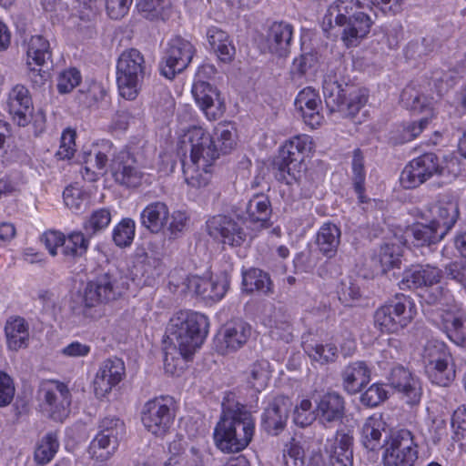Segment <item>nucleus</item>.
<instances>
[{"instance_id":"f257e3e1","label":"nucleus","mask_w":466,"mask_h":466,"mask_svg":"<svg viewBox=\"0 0 466 466\" xmlns=\"http://www.w3.org/2000/svg\"><path fill=\"white\" fill-rule=\"evenodd\" d=\"M255 431L252 414L244 407L223 409L213 433L216 446L223 452H238L251 441Z\"/></svg>"},{"instance_id":"f3484780","label":"nucleus","mask_w":466,"mask_h":466,"mask_svg":"<svg viewBox=\"0 0 466 466\" xmlns=\"http://www.w3.org/2000/svg\"><path fill=\"white\" fill-rule=\"evenodd\" d=\"M419 212L422 219L432 223L445 236L460 217L459 205L453 199H440Z\"/></svg>"},{"instance_id":"a19ab883","label":"nucleus","mask_w":466,"mask_h":466,"mask_svg":"<svg viewBox=\"0 0 466 466\" xmlns=\"http://www.w3.org/2000/svg\"><path fill=\"white\" fill-rule=\"evenodd\" d=\"M26 43L27 65L32 63L38 66H44L51 59L52 52L49 41L41 35H32Z\"/></svg>"},{"instance_id":"c03bdc74","label":"nucleus","mask_w":466,"mask_h":466,"mask_svg":"<svg viewBox=\"0 0 466 466\" xmlns=\"http://www.w3.org/2000/svg\"><path fill=\"white\" fill-rule=\"evenodd\" d=\"M89 247V237H86L81 231H74L65 236V241L61 253L66 259L75 260L84 256Z\"/></svg>"},{"instance_id":"13d9d810","label":"nucleus","mask_w":466,"mask_h":466,"mask_svg":"<svg viewBox=\"0 0 466 466\" xmlns=\"http://www.w3.org/2000/svg\"><path fill=\"white\" fill-rule=\"evenodd\" d=\"M307 352L313 360L320 364L334 362L338 358V349L332 343L309 345Z\"/></svg>"},{"instance_id":"aec40b11","label":"nucleus","mask_w":466,"mask_h":466,"mask_svg":"<svg viewBox=\"0 0 466 466\" xmlns=\"http://www.w3.org/2000/svg\"><path fill=\"white\" fill-rule=\"evenodd\" d=\"M192 95L208 120H216L224 114L226 105L216 86L205 81H196L192 86Z\"/></svg>"},{"instance_id":"72a5a7b5","label":"nucleus","mask_w":466,"mask_h":466,"mask_svg":"<svg viewBox=\"0 0 466 466\" xmlns=\"http://www.w3.org/2000/svg\"><path fill=\"white\" fill-rule=\"evenodd\" d=\"M169 219V208L165 202L154 201L147 205L140 213V223L154 234L161 232Z\"/></svg>"},{"instance_id":"5701e85b","label":"nucleus","mask_w":466,"mask_h":466,"mask_svg":"<svg viewBox=\"0 0 466 466\" xmlns=\"http://www.w3.org/2000/svg\"><path fill=\"white\" fill-rule=\"evenodd\" d=\"M315 411L318 421L326 428L341 422L346 414L345 399L336 391L326 392L317 401Z\"/></svg>"},{"instance_id":"39448f33","label":"nucleus","mask_w":466,"mask_h":466,"mask_svg":"<svg viewBox=\"0 0 466 466\" xmlns=\"http://www.w3.org/2000/svg\"><path fill=\"white\" fill-rule=\"evenodd\" d=\"M147 73L148 68L140 51L135 48L124 51L116 64V83L120 96L127 100L136 99Z\"/></svg>"},{"instance_id":"ddd939ff","label":"nucleus","mask_w":466,"mask_h":466,"mask_svg":"<svg viewBox=\"0 0 466 466\" xmlns=\"http://www.w3.org/2000/svg\"><path fill=\"white\" fill-rule=\"evenodd\" d=\"M441 161L434 153H425L411 160L402 170L400 184L405 188H414L435 175H441Z\"/></svg>"},{"instance_id":"5fc2aeb1","label":"nucleus","mask_w":466,"mask_h":466,"mask_svg":"<svg viewBox=\"0 0 466 466\" xmlns=\"http://www.w3.org/2000/svg\"><path fill=\"white\" fill-rule=\"evenodd\" d=\"M215 136L218 143V152H229L236 146V130L231 123H218L215 127Z\"/></svg>"},{"instance_id":"774afa93","label":"nucleus","mask_w":466,"mask_h":466,"mask_svg":"<svg viewBox=\"0 0 466 466\" xmlns=\"http://www.w3.org/2000/svg\"><path fill=\"white\" fill-rule=\"evenodd\" d=\"M387 399V391L380 384H372L360 396V402L367 407H376Z\"/></svg>"},{"instance_id":"79ce46f5","label":"nucleus","mask_w":466,"mask_h":466,"mask_svg":"<svg viewBox=\"0 0 466 466\" xmlns=\"http://www.w3.org/2000/svg\"><path fill=\"white\" fill-rule=\"evenodd\" d=\"M170 0H137L138 13L150 21H166L171 15Z\"/></svg>"},{"instance_id":"4d7b16f0","label":"nucleus","mask_w":466,"mask_h":466,"mask_svg":"<svg viewBox=\"0 0 466 466\" xmlns=\"http://www.w3.org/2000/svg\"><path fill=\"white\" fill-rule=\"evenodd\" d=\"M111 221V213L106 208L95 210L89 218L84 223V229L88 237H92L97 232L105 229Z\"/></svg>"},{"instance_id":"393cba45","label":"nucleus","mask_w":466,"mask_h":466,"mask_svg":"<svg viewBox=\"0 0 466 466\" xmlns=\"http://www.w3.org/2000/svg\"><path fill=\"white\" fill-rule=\"evenodd\" d=\"M389 381L408 404L416 405L420 402L422 394L420 381L410 370L402 366L393 368Z\"/></svg>"},{"instance_id":"0eeeda50","label":"nucleus","mask_w":466,"mask_h":466,"mask_svg":"<svg viewBox=\"0 0 466 466\" xmlns=\"http://www.w3.org/2000/svg\"><path fill=\"white\" fill-rule=\"evenodd\" d=\"M415 313L410 298L397 294L394 299L376 309L374 325L381 332L396 333L411 322Z\"/></svg>"},{"instance_id":"e433bc0d","label":"nucleus","mask_w":466,"mask_h":466,"mask_svg":"<svg viewBox=\"0 0 466 466\" xmlns=\"http://www.w3.org/2000/svg\"><path fill=\"white\" fill-rule=\"evenodd\" d=\"M340 237V228L334 223L326 222L318 230L315 243L324 257L331 258L337 254Z\"/></svg>"},{"instance_id":"4468645a","label":"nucleus","mask_w":466,"mask_h":466,"mask_svg":"<svg viewBox=\"0 0 466 466\" xmlns=\"http://www.w3.org/2000/svg\"><path fill=\"white\" fill-rule=\"evenodd\" d=\"M194 46L181 36H175L167 43L165 56L160 65L161 74L172 79L177 73L185 70L195 54Z\"/></svg>"},{"instance_id":"2eb2a0df","label":"nucleus","mask_w":466,"mask_h":466,"mask_svg":"<svg viewBox=\"0 0 466 466\" xmlns=\"http://www.w3.org/2000/svg\"><path fill=\"white\" fill-rule=\"evenodd\" d=\"M39 398L53 420L62 421L67 416L71 394L65 383L57 380L43 381L39 389Z\"/></svg>"},{"instance_id":"9d476101","label":"nucleus","mask_w":466,"mask_h":466,"mask_svg":"<svg viewBox=\"0 0 466 466\" xmlns=\"http://www.w3.org/2000/svg\"><path fill=\"white\" fill-rule=\"evenodd\" d=\"M124 422L116 416H106L98 424V432L91 441L89 453L99 461H106L116 452L119 438L125 433Z\"/></svg>"},{"instance_id":"6ab92c4d","label":"nucleus","mask_w":466,"mask_h":466,"mask_svg":"<svg viewBox=\"0 0 466 466\" xmlns=\"http://www.w3.org/2000/svg\"><path fill=\"white\" fill-rule=\"evenodd\" d=\"M209 236L232 247L241 246L247 238L243 228L232 218L225 215L214 216L207 221Z\"/></svg>"},{"instance_id":"f8f14e48","label":"nucleus","mask_w":466,"mask_h":466,"mask_svg":"<svg viewBox=\"0 0 466 466\" xmlns=\"http://www.w3.org/2000/svg\"><path fill=\"white\" fill-rule=\"evenodd\" d=\"M426 372L432 383L447 386L454 378V370L450 367L451 355L446 345L439 340H429L422 353Z\"/></svg>"},{"instance_id":"f704fd0d","label":"nucleus","mask_w":466,"mask_h":466,"mask_svg":"<svg viewBox=\"0 0 466 466\" xmlns=\"http://www.w3.org/2000/svg\"><path fill=\"white\" fill-rule=\"evenodd\" d=\"M272 213L271 203L264 194L254 195L246 206V219L256 226L257 228H266L270 226L269 219Z\"/></svg>"},{"instance_id":"a211bd4d","label":"nucleus","mask_w":466,"mask_h":466,"mask_svg":"<svg viewBox=\"0 0 466 466\" xmlns=\"http://www.w3.org/2000/svg\"><path fill=\"white\" fill-rule=\"evenodd\" d=\"M168 458L163 466H208V458L196 446L187 448V443L182 436H177L167 447Z\"/></svg>"},{"instance_id":"b1692460","label":"nucleus","mask_w":466,"mask_h":466,"mask_svg":"<svg viewBox=\"0 0 466 466\" xmlns=\"http://www.w3.org/2000/svg\"><path fill=\"white\" fill-rule=\"evenodd\" d=\"M125 364L118 358L104 360L94 379V389L96 396L104 397L117 385L125 376Z\"/></svg>"},{"instance_id":"ea45409f","label":"nucleus","mask_w":466,"mask_h":466,"mask_svg":"<svg viewBox=\"0 0 466 466\" xmlns=\"http://www.w3.org/2000/svg\"><path fill=\"white\" fill-rule=\"evenodd\" d=\"M242 286L245 291H258L263 295L273 294L274 288L269 275L258 268H250L242 274Z\"/></svg>"},{"instance_id":"1a4fd4ad","label":"nucleus","mask_w":466,"mask_h":466,"mask_svg":"<svg viewBox=\"0 0 466 466\" xmlns=\"http://www.w3.org/2000/svg\"><path fill=\"white\" fill-rule=\"evenodd\" d=\"M175 419L174 400L160 396L147 400L141 412V420L147 431L157 437L166 436Z\"/></svg>"},{"instance_id":"c9c22d12","label":"nucleus","mask_w":466,"mask_h":466,"mask_svg":"<svg viewBox=\"0 0 466 466\" xmlns=\"http://www.w3.org/2000/svg\"><path fill=\"white\" fill-rule=\"evenodd\" d=\"M208 42L211 50L223 63H230L236 54L235 46L228 34L217 26H211L207 31Z\"/></svg>"},{"instance_id":"a878e982","label":"nucleus","mask_w":466,"mask_h":466,"mask_svg":"<svg viewBox=\"0 0 466 466\" xmlns=\"http://www.w3.org/2000/svg\"><path fill=\"white\" fill-rule=\"evenodd\" d=\"M292 404L289 398L278 396L265 408L262 414V427L274 436L279 435L286 427Z\"/></svg>"},{"instance_id":"412c9836","label":"nucleus","mask_w":466,"mask_h":466,"mask_svg":"<svg viewBox=\"0 0 466 466\" xmlns=\"http://www.w3.org/2000/svg\"><path fill=\"white\" fill-rule=\"evenodd\" d=\"M111 172L115 181L127 187H137L142 184L144 173L129 151L122 150L112 160Z\"/></svg>"},{"instance_id":"cd10ccee","label":"nucleus","mask_w":466,"mask_h":466,"mask_svg":"<svg viewBox=\"0 0 466 466\" xmlns=\"http://www.w3.org/2000/svg\"><path fill=\"white\" fill-rule=\"evenodd\" d=\"M8 110L19 127L27 126L33 118V101L28 89L16 85L9 93Z\"/></svg>"},{"instance_id":"603ef678","label":"nucleus","mask_w":466,"mask_h":466,"mask_svg":"<svg viewBox=\"0 0 466 466\" xmlns=\"http://www.w3.org/2000/svg\"><path fill=\"white\" fill-rule=\"evenodd\" d=\"M444 327L449 339L456 345L466 347V317L452 316L446 319Z\"/></svg>"},{"instance_id":"f03ea898","label":"nucleus","mask_w":466,"mask_h":466,"mask_svg":"<svg viewBox=\"0 0 466 466\" xmlns=\"http://www.w3.org/2000/svg\"><path fill=\"white\" fill-rule=\"evenodd\" d=\"M360 0H336L328 8L324 22L342 28L341 40L347 47L356 46L370 30L373 21L360 9Z\"/></svg>"},{"instance_id":"3c124183","label":"nucleus","mask_w":466,"mask_h":466,"mask_svg":"<svg viewBox=\"0 0 466 466\" xmlns=\"http://www.w3.org/2000/svg\"><path fill=\"white\" fill-rule=\"evenodd\" d=\"M400 247L397 244H384L380 247L377 255L381 271L386 273L388 270L400 268Z\"/></svg>"},{"instance_id":"e2e57ef3","label":"nucleus","mask_w":466,"mask_h":466,"mask_svg":"<svg viewBox=\"0 0 466 466\" xmlns=\"http://www.w3.org/2000/svg\"><path fill=\"white\" fill-rule=\"evenodd\" d=\"M315 420H318L317 412L312 410V403L309 400L304 399L296 406L293 414V420L296 425L302 428L309 426Z\"/></svg>"},{"instance_id":"423d86ee","label":"nucleus","mask_w":466,"mask_h":466,"mask_svg":"<svg viewBox=\"0 0 466 466\" xmlns=\"http://www.w3.org/2000/svg\"><path fill=\"white\" fill-rule=\"evenodd\" d=\"M311 149L312 140L307 135L296 136L287 142L274 162L277 179L286 184L298 181L301 177L304 158Z\"/></svg>"},{"instance_id":"09e8293b","label":"nucleus","mask_w":466,"mask_h":466,"mask_svg":"<svg viewBox=\"0 0 466 466\" xmlns=\"http://www.w3.org/2000/svg\"><path fill=\"white\" fill-rule=\"evenodd\" d=\"M410 232L413 237V244L416 246L436 244L445 237V235L431 222L428 224H417L411 228Z\"/></svg>"},{"instance_id":"20e7f679","label":"nucleus","mask_w":466,"mask_h":466,"mask_svg":"<svg viewBox=\"0 0 466 466\" xmlns=\"http://www.w3.org/2000/svg\"><path fill=\"white\" fill-rule=\"evenodd\" d=\"M322 88L327 107L343 117L354 116L367 103L364 94L355 90L333 71L324 76Z\"/></svg>"},{"instance_id":"6e6d98bb","label":"nucleus","mask_w":466,"mask_h":466,"mask_svg":"<svg viewBox=\"0 0 466 466\" xmlns=\"http://www.w3.org/2000/svg\"><path fill=\"white\" fill-rule=\"evenodd\" d=\"M135 221L123 218L113 230V240L120 248L130 246L135 237Z\"/></svg>"},{"instance_id":"37998d69","label":"nucleus","mask_w":466,"mask_h":466,"mask_svg":"<svg viewBox=\"0 0 466 466\" xmlns=\"http://www.w3.org/2000/svg\"><path fill=\"white\" fill-rule=\"evenodd\" d=\"M269 363L265 360H256L244 371L248 387L256 391L264 390L269 380Z\"/></svg>"},{"instance_id":"680f3d73","label":"nucleus","mask_w":466,"mask_h":466,"mask_svg":"<svg viewBox=\"0 0 466 466\" xmlns=\"http://www.w3.org/2000/svg\"><path fill=\"white\" fill-rule=\"evenodd\" d=\"M170 221L166 228L168 232L169 239H177L180 238L187 229L189 217L181 210H175L169 213Z\"/></svg>"},{"instance_id":"864d4df0","label":"nucleus","mask_w":466,"mask_h":466,"mask_svg":"<svg viewBox=\"0 0 466 466\" xmlns=\"http://www.w3.org/2000/svg\"><path fill=\"white\" fill-rule=\"evenodd\" d=\"M352 173H353V185L355 191L359 195V198L361 202L363 200V193H364V183H365V167H364V157L360 149L357 148L353 151L352 157Z\"/></svg>"},{"instance_id":"0e129e2a","label":"nucleus","mask_w":466,"mask_h":466,"mask_svg":"<svg viewBox=\"0 0 466 466\" xmlns=\"http://www.w3.org/2000/svg\"><path fill=\"white\" fill-rule=\"evenodd\" d=\"M64 202L74 212L81 211L86 203V195L78 187L69 186L63 192Z\"/></svg>"},{"instance_id":"7ed1b4c3","label":"nucleus","mask_w":466,"mask_h":466,"mask_svg":"<svg viewBox=\"0 0 466 466\" xmlns=\"http://www.w3.org/2000/svg\"><path fill=\"white\" fill-rule=\"evenodd\" d=\"M208 318L198 312L181 311L170 319L168 339L179 356L191 358L208 332Z\"/></svg>"},{"instance_id":"a18cd8bd","label":"nucleus","mask_w":466,"mask_h":466,"mask_svg":"<svg viewBox=\"0 0 466 466\" xmlns=\"http://www.w3.org/2000/svg\"><path fill=\"white\" fill-rule=\"evenodd\" d=\"M210 166H202L196 163H184L183 173L187 184L194 188H205L211 183Z\"/></svg>"},{"instance_id":"473e14b6","label":"nucleus","mask_w":466,"mask_h":466,"mask_svg":"<svg viewBox=\"0 0 466 466\" xmlns=\"http://www.w3.org/2000/svg\"><path fill=\"white\" fill-rule=\"evenodd\" d=\"M342 388L350 394L359 393L370 380V370L364 361H355L344 368L341 372Z\"/></svg>"},{"instance_id":"338daca9","label":"nucleus","mask_w":466,"mask_h":466,"mask_svg":"<svg viewBox=\"0 0 466 466\" xmlns=\"http://www.w3.org/2000/svg\"><path fill=\"white\" fill-rule=\"evenodd\" d=\"M337 292L345 306H352L361 296L360 287L350 279L341 281Z\"/></svg>"},{"instance_id":"bf43d9fd","label":"nucleus","mask_w":466,"mask_h":466,"mask_svg":"<svg viewBox=\"0 0 466 466\" xmlns=\"http://www.w3.org/2000/svg\"><path fill=\"white\" fill-rule=\"evenodd\" d=\"M433 50V38L426 36L409 42L405 49V54L409 58L417 59L430 55Z\"/></svg>"},{"instance_id":"c756f323","label":"nucleus","mask_w":466,"mask_h":466,"mask_svg":"<svg viewBox=\"0 0 466 466\" xmlns=\"http://www.w3.org/2000/svg\"><path fill=\"white\" fill-rule=\"evenodd\" d=\"M293 26L287 22H274L268 28L266 37L270 54L278 57H287L290 53Z\"/></svg>"},{"instance_id":"4be33fe9","label":"nucleus","mask_w":466,"mask_h":466,"mask_svg":"<svg viewBox=\"0 0 466 466\" xmlns=\"http://www.w3.org/2000/svg\"><path fill=\"white\" fill-rule=\"evenodd\" d=\"M251 334L250 326L244 321L226 324L217 336V350L226 355L243 347Z\"/></svg>"},{"instance_id":"7c9ffc66","label":"nucleus","mask_w":466,"mask_h":466,"mask_svg":"<svg viewBox=\"0 0 466 466\" xmlns=\"http://www.w3.org/2000/svg\"><path fill=\"white\" fill-rule=\"evenodd\" d=\"M387 424L382 415L374 413L368 417L360 428V441L368 451H379L387 444V436L383 438Z\"/></svg>"},{"instance_id":"de8ad7c7","label":"nucleus","mask_w":466,"mask_h":466,"mask_svg":"<svg viewBox=\"0 0 466 466\" xmlns=\"http://www.w3.org/2000/svg\"><path fill=\"white\" fill-rule=\"evenodd\" d=\"M58 448L57 433L55 431L46 433L37 443L35 451V461L42 465L48 463L57 452Z\"/></svg>"},{"instance_id":"6e6552de","label":"nucleus","mask_w":466,"mask_h":466,"mask_svg":"<svg viewBox=\"0 0 466 466\" xmlns=\"http://www.w3.org/2000/svg\"><path fill=\"white\" fill-rule=\"evenodd\" d=\"M127 289L123 279L117 274L106 272L98 275L89 281L84 290L83 304L84 314L88 315L87 310L102 304H107L122 297Z\"/></svg>"},{"instance_id":"2f4dec72","label":"nucleus","mask_w":466,"mask_h":466,"mask_svg":"<svg viewBox=\"0 0 466 466\" xmlns=\"http://www.w3.org/2000/svg\"><path fill=\"white\" fill-rule=\"evenodd\" d=\"M295 106L300 112L304 122L311 127L320 125L322 116L319 114L321 100L312 87L302 89L295 99Z\"/></svg>"},{"instance_id":"49530a36","label":"nucleus","mask_w":466,"mask_h":466,"mask_svg":"<svg viewBox=\"0 0 466 466\" xmlns=\"http://www.w3.org/2000/svg\"><path fill=\"white\" fill-rule=\"evenodd\" d=\"M107 156L100 151L87 152L83 155V167L81 174L85 180L96 181L97 178L96 170L102 171L107 163Z\"/></svg>"},{"instance_id":"58836bf2","label":"nucleus","mask_w":466,"mask_h":466,"mask_svg":"<svg viewBox=\"0 0 466 466\" xmlns=\"http://www.w3.org/2000/svg\"><path fill=\"white\" fill-rule=\"evenodd\" d=\"M7 347L17 350L27 345L29 339L28 325L21 317L11 318L5 327Z\"/></svg>"},{"instance_id":"dca6fc26","label":"nucleus","mask_w":466,"mask_h":466,"mask_svg":"<svg viewBox=\"0 0 466 466\" xmlns=\"http://www.w3.org/2000/svg\"><path fill=\"white\" fill-rule=\"evenodd\" d=\"M184 143H188L190 162L211 166L219 156L218 145L202 127L193 126L184 135Z\"/></svg>"},{"instance_id":"052dcab7","label":"nucleus","mask_w":466,"mask_h":466,"mask_svg":"<svg viewBox=\"0 0 466 466\" xmlns=\"http://www.w3.org/2000/svg\"><path fill=\"white\" fill-rule=\"evenodd\" d=\"M455 72L452 70L435 69L430 77V86H433L438 96L447 91L454 85Z\"/></svg>"},{"instance_id":"9b49d317","label":"nucleus","mask_w":466,"mask_h":466,"mask_svg":"<svg viewBox=\"0 0 466 466\" xmlns=\"http://www.w3.org/2000/svg\"><path fill=\"white\" fill-rule=\"evenodd\" d=\"M417 459L416 436L407 429L392 431L386 444L384 466H413Z\"/></svg>"},{"instance_id":"8fccbe9b","label":"nucleus","mask_w":466,"mask_h":466,"mask_svg":"<svg viewBox=\"0 0 466 466\" xmlns=\"http://www.w3.org/2000/svg\"><path fill=\"white\" fill-rule=\"evenodd\" d=\"M400 100L403 106L413 112H431V101L427 96L420 94L414 87L407 86L400 95Z\"/></svg>"},{"instance_id":"c85d7f7f","label":"nucleus","mask_w":466,"mask_h":466,"mask_svg":"<svg viewBox=\"0 0 466 466\" xmlns=\"http://www.w3.org/2000/svg\"><path fill=\"white\" fill-rule=\"evenodd\" d=\"M442 271L431 265H416L403 272L402 279L399 283L400 289H415L419 288H429L440 282Z\"/></svg>"},{"instance_id":"4c0bfd02","label":"nucleus","mask_w":466,"mask_h":466,"mask_svg":"<svg viewBox=\"0 0 466 466\" xmlns=\"http://www.w3.org/2000/svg\"><path fill=\"white\" fill-rule=\"evenodd\" d=\"M352 435L344 431H338L329 451L331 466H352Z\"/></svg>"},{"instance_id":"bb28decb","label":"nucleus","mask_w":466,"mask_h":466,"mask_svg":"<svg viewBox=\"0 0 466 466\" xmlns=\"http://www.w3.org/2000/svg\"><path fill=\"white\" fill-rule=\"evenodd\" d=\"M186 286L189 291L201 296L204 299L218 301L226 294L229 280L226 274L217 276L215 279L191 276L187 278Z\"/></svg>"},{"instance_id":"69168bd1","label":"nucleus","mask_w":466,"mask_h":466,"mask_svg":"<svg viewBox=\"0 0 466 466\" xmlns=\"http://www.w3.org/2000/svg\"><path fill=\"white\" fill-rule=\"evenodd\" d=\"M81 82V74L76 68L63 71L57 77V91L60 94L70 93Z\"/></svg>"}]
</instances>
